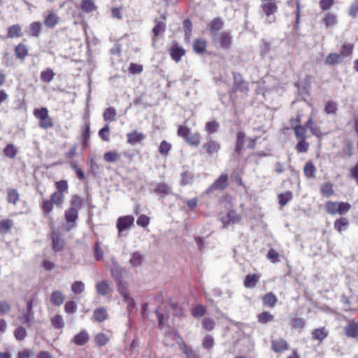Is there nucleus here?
<instances>
[{
  "label": "nucleus",
  "instance_id": "23",
  "mask_svg": "<svg viewBox=\"0 0 358 358\" xmlns=\"http://www.w3.org/2000/svg\"><path fill=\"white\" fill-rule=\"evenodd\" d=\"M262 301L264 306L273 308L278 303V297L275 294L270 292L262 296Z\"/></svg>",
  "mask_w": 358,
  "mask_h": 358
},
{
  "label": "nucleus",
  "instance_id": "1",
  "mask_svg": "<svg viewBox=\"0 0 358 358\" xmlns=\"http://www.w3.org/2000/svg\"><path fill=\"white\" fill-rule=\"evenodd\" d=\"M55 187L56 191L50 194V198L45 197L41 191H38L41 196L39 206L42 215L50 220H52V213L54 206L62 207L64 203L65 194L68 192L69 189L68 181L66 180L56 181L55 182Z\"/></svg>",
  "mask_w": 358,
  "mask_h": 358
},
{
  "label": "nucleus",
  "instance_id": "17",
  "mask_svg": "<svg viewBox=\"0 0 358 358\" xmlns=\"http://www.w3.org/2000/svg\"><path fill=\"white\" fill-rule=\"evenodd\" d=\"M14 53L15 58L23 62L29 55V49L26 44L20 43L15 46Z\"/></svg>",
  "mask_w": 358,
  "mask_h": 358
},
{
  "label": "nucleus",
  "instance_id": "33",
  "mask_svg": "<svg viewBox=\"0 0 358 358\" xmlns=\"http://www.w3.org/2000/svg\"><path fill=\"white\" fill-rule=\"evenodd\" d=\"M14 227L13 220L9 218H4L0 221V234H7L10 232Z\"/></svg>",
  "mask_w": 358,
  "mask_h": 358
},
{
  "label": "nucleus",
  "instance_id": "42",
  "mask_svg": "<svg viewBox=\"0 0 358 358\" xmlns=\"http://www.w3.org/2000/svg\"><path fill=\"white\" fill-rule=\"evenodd\" d=\"M348 224L349 222L348 219L344 217H341L334 221V227L337 231L341 233L348 227Z\"/></svg>",
  "mask_w": 358,
  "mask_h": 358
},
{
  "label": "nucleus",
  "instance_id": "50",
  "mask_svg": "<svg viewBox=\"0 0 358 358\" xmlns=\"http://www.w3.org/2000/svg\"><path fill=\"white\" fill-rule=\"evenodd\" d=\"M42 30V23L40 22H34L29 26V34L31 36L38 38Z\"/></svg>",
  "mask_w": 358,
  "mask_h": 358
},
{
  "label": "nucleus",
  "instance_id": "60",
  "mask_svg": "<svg viewBox=\"0 0 358 358\" xmlns=\"http://www.w3.org/2000/svg\"><path fill=\"white\" fill-rule=\"evenodd\" d=\"M327 336V333L325 331V329L320 328L316 329L312 332V338L314 340L322 341Z\"/></svg>",
  "mask_w": 358,
  "mask_h": 358
},
{
  "label": "nucleus",
  "instance_id": "47",
  "mask_svg": "<svg viewBox=\"0 0 358 358\" xmlns=\"http://www.w3.org/2000/svg\"><path fill=\"white\" fill-rule=\"evenodd\" d=\"M341 62V57L338 53L329 54L324 61V64L329 66H334Z\"/></svg>",
  "mask_w": 358,
  "mask_h": 358
},
{
  "label": "nucleus",
  "instance_id": "34",
  "mask_svg": "<svg viewBox=\"0 0 358 358\" xmlns=\"http://www.w3.org/2000/svg\"><path fill=\"white\" fill-rule=\"evenodd\" d=\"M109 341V336L104 333H99L96 334L94 338V342L99 348L106 345Z\"/></svg>",
  "mask_w": 358,
  "mask_h": 358
},
{
  "label": "nucleus",
  "instance_id": "38",
  "mask_svg": "<svg viewBox=\"0 0 358 358\" xmlns=\"http://www.w3.org/2000/svg\"><path fill=\"white\" fill-rule=\"evenodd\" d=\"M96 289L97 293L101 296H106L111 291L108 282L106 280L97 282L96 285Z\"/></svg>",
  "mask_w": 358,
  "mask_h": 358
},
{
  "label": "nucleus",
  "instance_id": "21",
  "mask_svg": "<svg viewBox=\"0 0 358 358\" xmlns=\"http://www.w3.org/2000/svg\"><path fill=\"white\" fill-rule=\"evenodd\" d=\"M248 90L249 89L247 83L244 82L243 80L235 81L229 91V94L231 96H236L238 92L247 93Z\"/></svg>",
  "mask_w": 358,
  "mask_h": 358
},
{
  "label": "nucleus",
  "instance_id": "57",
  "mask_svg": "<svg viewBox=\"0 0 358 358\" xmlns=\"http://www.w3.org/2000/svg\"><path fill=\"white\" fill-rule=\"evenodd\" d=\"M215 345V341L213 336L210 334H206L202 341V347L207 350L208 351H210Z\"/></svg>",
  "mask_w": 358,
  "mask_h": 358
},
{
  "label": "nucleus",
  "instance_id": "16",
  "mask_svg": "<svg viewBox=\"0 0 358 358\" xmlns=\"http://www.w3.org/2000/svg\"><path fill=\"white\" fill-rule=\"evenodd\" d=\"M90 339L89 333L85 329H82L73 337L71 343L77 346H83L89 342Z\"/></svg>",
  "mask_w": 358,
  "mask_h": 358
},
{
  "label": "nucleus",
  "instance_id": "30",
  "mask_svg": "<svg viewBox=\"0 0 358 358\" xmlns=\"http://www.w3.org/2000/svg\"><path fill=\"white\" fill-rule=\"evenodd\" d=\"M207 41L202 38L195 40L193 43V50L197 54H203L206 51Z\"/></svg>",
  "mask_w": 358,
  "mask_h": 358
},
{
  "label": "nucleus",
  "instance_id": "63",
  "mask_svg": "<svg viewBox=\"0 0 358 358\" xmlns=\"http://www.w3.org/2000/svg\"><path fill=\"white\" fill-rule=\"evenodd\" d=\"M290 325L293 329H303L306 326V321L301 317H293L291 320Z\"/></svg>",
  "mask_w": 358,
  "mask_h": 358
},
{
  "label": "nucleus",
  "instance_id": "26",
  "mask_svg": "<svg viewBox=\"0 0 358 358\" xmlns=\"http://www.w3.org/2000/svg\"><path fill=\"white\" fill-rule=\"evenodd\" d=\"M223 27V22L221 19L215 18L209 24V31L211 38L215 35L218 34V31L221 30Z\"/></svg>",
  "mask_w": 358,
  "mask_h": 358
},
{
  "label": "nucleus",
  "instance_id": "6",
  "mask_svg": "<svg viewBox=\"0 0 358 358\" xmlns=\"http://www.w3.org/2000/svg\"><path fill=\"white\" fill-rule=\"evenodd\" d=\"M229 175L222 173L220 176L208 187L206 193L210 194L215 190H224L229 186Z\"/></svg>",
  "mask_w": 358,
  "mask_h": 358
},
{
  "label": "nucleus",
  "instance_id": "11",
  "mask_svg": "<svg viewBox=\"0 0 358 358\" xmlns=\"http://www.w3.org/2000/svg\"><path fill=\"white\" fill-rule=\"evenodd\" d=\"M241 219V215L235 210H230L227 212L225 216H223L221 218V222L223 224V228H227L230 224H236L240 222Z\"/></svg>",
  "mask_w": 358,
  "mask_h": 358
},
{
  "label": "nucleus",
  "instance_id": "59",
  "mask_svg": "<svg viewBox=\"0 0 358 358\" xmlns=\"http://www.w3.org/2000/svg\"><path fill=\"white\" fill-rule=\"evenodd\" d=\"M309 147L310 144L306 141V139H301L296 143L295 149L299 153H306L308 152Z\"/></svg>",
  "mask_w": 358,
  "mask_h": 358
},
{
  "label": "nucleus",
  "instance_id": "53",
  "mask_svg": "<svg viewBox=\"0 0 358 358\" xmlns=\"http://www.w3.org/2000/svg\"><path fill=\"white\" fill-rule=\"evenodd\" d=\"M155 192L159 194L168 195L171 193V187L165 182L158 183L155 189Z\"/></svg>",
  "mask_w": 358,
  "mask_h": 358
},
{
  "label": "nucleus",
  "instance_id": "55",
  "mask_svg": "<svg viewBox=\"0 0 358 358\" xmlns=\"http://www.w3.org/2000/svg\"><path fill=\"white\" fill-rule=\"evenodd\" d=\"M94 257L96 261H101L103 259L104 252L101 247V242H95L93 247Z\"/></svg>",
  "mask_w": 358,
  "mask_h": 358
},
{
  "label": "nucleus",
  "instance_id": "8",
  "mask_svg": "<svg viewBox=\"0 0 358 358\" xmlns=\"http://www.w3.org/2000/svg\"><path fill=\"white\" fill-rule=\"evenodd\" d=\"M261 8L263 13L269 18L271 15V20H268L269 23L274 22L275 21V13H277L278 7L275 1H262Z\"/></svg>",
  "mask_w": 358,
  "mask_h": 358
},
{
  "label": "nucleus",
  "instance_id": "31",
  "mask_svg": "<svg viewBox=\"0 0 358 358\" xmlns=\"http://www.w3.org/2000/svg\"><path fill=\"white\" fill-rule=\"evenodd\" d=\"M6 199L8 203L15 205L20 200V194L16 189L9 188L6 190Z\"/></svg>",
  "mask_w": 358,
  "mask_h": 358
},
{
  "label": "nucleus",
  "instance_id": "15",
  "mask_svg": "<svg viewBox=\"0 0 358 358\" xmlns=\"http://www.w3.org/2000/svg\"><path fill=\"white\" fill-rule=\"evenodd\" d=\"M344 333L348 338L358 339V322L355 320H349L344 327Z\"/></svg>",
  "mask_w": 358,
  "mask_h": 358
},
{
  "label": "nucleus",
  "instance_id": "24",
  "mask_svg": "<svg viewBox=\"0 0 358 358\" xmlns=\"http://www.w3.org/2000/svg\"><path fill=\"white\" fill-rule=\"evenodd\" d=\"M320 192L326 198L332 196L335 194L334 184L329 181L323 182L320 187Z\"/></svg>",
  "mask_w": 358,
  "mask_h": 358
},
{
  "label": "nucleus",
  "instance_id": "35",
  "mask_svg": "<svg viewBox=\"0 0 358 358\" xmlns=\"http://www.w3.org/2000/svg\"><path fill=\"white\" fill-rule=\"evenodd\" d=\"M201 134L199 132L190 133L185 141L191 146L197 147L201 143Z\"/></svg>",
  "mask_w": 358,
  "mask_h": 358
},
{
  "label": "nucleus",
  "instance_id": "49",
  "mask_svg": "<svg viewBox=\"0 0 358 358\" xmlns=\"http://www.w3.org/2000/svg\"><path fill=\"white\" fill-rule=\"evenodd\" d=\"M17 152V148L13 143L8 144L3 150V155L10 159L15 158Z\"/></svg>",
  "mask_w": 358,
  "mask_h": 358
},
{
  "label": "nucleus",
  "instance_id": "58",
  "mask_svg": "<svg viewBox=\"0 0 358 358\" xmlns=\"http://www.w3.org/2000/svg\"><path fill=\"white\" fill-rule=\"evenodd\" d=\"M143 261V257L139 252H135L131 255V257L129 260L131 265L134 267L141 265Z\"/></svg>",
  "mask_w": 358,
  "mask_h": 358
},
{
  "label": "nucleus",
  "instance_id": "37",
  "mask_svg": "<svg viewBox=\"0 0 358 358\" xmlns=\"http://www.w3.org/2000/svg\"><path fill=\"white\" fill-rule=\"evenodd\" d=\"M108 318V313L106 309L103 307L96 308L93 313V319L98 322H101Z\"/></svg>",
  "mask_w": 358,
  "mask_h": 358
},
{
  "label": "nucleus",
  "instance_id": "7",
  "mask_svg": "<svg viewBox=\"0 0 358 358\" xmlns=\"http://www.w3.org/2000/svg\"><path fill=\"white\" fill-rule=\"evenodd\" d=\"M202 150H203L204 154L208 157H213L214 155L217 156L221 150V144L218 141L210 137L207 138L206 142L203 144Z\"/></svg>",
  "mask_w": 358,
  "mask_h": 358
},
{
  "label": "nucleus",
  "instance_id": "64",
  "mask_svg": "<svg viewBox=\"0 0 358 358\" xmlns=\"http://www.w3.org/2000/svg\"><path fill=\"white\" fill-rule=\"evenodd\" d=\"M206 309L203 305L198 304L192 310V315L194 317H200L206 314Z\"/></svg>",
  "mask_w": 358,
  "mask_h": 358
},
{
  "label": "nucleus",
  "instance_id": "20",
  "mask_svg": "<svg viewBox=\"0 0 358 358\" xmlns=\"http://www.w3.org/2000/svg\"><path fill=\"white\" fill-rule=\"evenodd\" d=\"M261 278L259 273H250L248 274L243 280V285L245 288L252 289L259 282Z\"/></svg>",
  "mask_w": 358,
  "mask_h": 358
},
{
  "label": "nucleus",
  "instance_id": "41",
  "mask_svg": "<svg viewBox=\"0 0 358 358\" xmlns=\"http://www.w3.org/2000/svg\"><path fill=\"white\" fill-rule=\"evenodd\" d=\"M64 301V295L60 291H54L52 292L50 296V301L51 303L56 306H61Z\"/></svg>",
  "mask_w": 358,
  "mask_h": 358
},
{
  "label": "nucleus",
  "instance_id": "44",
  "mask_svg": "<svg viewBox=\"0 0 358 358\" xmlns=\"http://www.w3.org/2000/svg\"><path fill=\"white\" fill-rule=\"evenodd\" d=\"M307 127L306 124L302 126L301 124H296L293 127L295 137L298 140L306 139Z\"/></svg>",
  "mask_w": 358,
  "mask_h": 358
},
{
  "label": "nucleus",
  "instance_id": "22",
  "mask_svg": "<svg viewBox=\"0 0 358 358\" xmlns=\"http://www.w3.org/2000/svg\"><path fill=\"white\" fill-rule=\"evenodd\" d=\"M245 139V134L242 131H238L236 136V143L234 151L238 155H242L244 150V143Z\"/></svg>",
  "mask_w": 358,
  "mask_h": 358
},
{
  "label": "nucleus",
  "instance_id": "2",
  "mask_svg": "<svg viewBox=\"0 0 358 358\" xmlns=\"http://www.w3.org/2000/svg\"><path fill=\"white\" fill-rule=\"evenodd\" d=\"M176 337L180 338V342H178V347L180 350L185 355L186 358H201L199 354L192 348L188 346L185 342L180 338V334L178 332H166L165 334V339L164 341V345L166 346H172L173 343H171L169 341V338L174 339Z\"/></svg>",
  "mask_w": 358,
  "mask_h": 358
},
{
  "label": "nucleus",
  "instance_id": "29",
  "mask_svg": "<svg viewBox=\"0 0 358 358\" xmlns=\"http://www.w3.org/2000/svg\"><path fill=\"white\" fill-rule=\"evenodd\" d=\"M23 33L20 24H16L9 27L7 29V37L10 38H20L22 36Z\"/></svg>",
  "mask_w": 358,
  "mask_h": 358
},
{
  "label": "nucleus",
  "instance_id": "25",
  "mask_svg": "<svg viewBox=\"0 0 358 358\" xmlns=\"http://www.w3.org/2000/svg\"><path fill=\"white\" fill-rule=\"evenodd\" d=\"M306 127H307L311 134L317 137L321 138L322 136V132L321 131V128L319 125H317L313 120L312 117H309L306 122Z\"/></svg>",
  "mask_w": 358,
  "mask_h": 358
},
{
  "label": "nucleus",
  "instance_id": "39",
  "mask_svg": "<svg viewBox=\"0 0 358 358\" xmlns=\"http://www.w3.org/2000/svg\"><path fill=\"white\" fill-rule=\"evenodd\" d=\"M304 176L308 178H313L315 177L316 167L312 162H308L303 166Z\"/></svg>",
  "mask_w": 358,
  "mask_h": 358
},
{
  "label": "nucleus",
  "instance_id": "56",
  "mask_svg": "<svg viewBox=\"0 0 358 358\" xmlns=\"http://www.w3.org/2000/svg\"><path fill=\"white\" fill-rule=\"evenodd\" d=\"M80 8L85 13H91L96 10V6L92 0H83L80 4Z\"/></svg>",
  "mask_w": 358,
  "mask_h": 358
},
{
  "label": "nucleus",
  "instance_id": "46",
  "mask_svg": "<svg viewBox=\"0 0 358 358\" xmlns=\"http://www.w3.org/2000/svg\"><path fill=\"white\" fill-rule=\"evenodd\" d=\"M355 45L353 43H343L341 46L340 54L341 57H350L352 56Z\"/></svg>",
  "mask_w": 358,
  "mask_h": 358
},
{
  "label": "nucleus",
  "instance_id": "12",
  "mask_svg": "<svg viewBox=\"0 0 358 358\" xmlns=\"http://www.w3.org/2000/svg\"><path fill=\"white\" fill-rule=\"evenodd\" d=\"M79 211L68 207L64 211V219L69 229L74 228L78 219Z\"/></svg>",
  "mask_w": 358,
  "mask_h": 358
},
{
  "label": "nucleus",
  "instance_id": "43",
  "mask_svg": "<svg viewBox=\"0 0 358 358\" xmlns=\"http://www.w3.org/2000/svg\"><path fill=\"white\" fill-rule=\"evenodd\" d=\"M338 110L337 103L331 100L324 102V111L327 115H336Z\"/></svg>",
  "mask_w": 358,
  "mask_h": 358
},
{
  "label": "nucleus",
  "instance_id": "28",
  "mask_svg": "<svg viewBox=\"0 0 358 358\" xmlns=\"http://www.w3.org/2000/svg\"><path fill=\"white\" fill-rule=\"evenodd\" d=\"M59 17L55 13H49L44 19V24L48 28L53 29L59 22Z\"/></svg>",
  "mask_w": 358,
  "mask_h": 358
},
{
  "label": "nucleus",
  "instance_id": "4",
  "mask_svg": "<svg viewBox=\"0 0 358 358\" xmlns=\"http://www.w3.org/2000/svg\"><path fill=\"white\" fill-rule=\"evenodd\" d=\"M351 208V205L344 201H328L324 204L325 212L329 215H344Z\"/></svg>",
  "mask_w": 358,
  "mask_h": 358
},
{
  "label": "nucleus",
  "instance_id": "40",
  "mask_svg": "<svg viewBox=\"0 0 358 358\" xmlns=\"http://www.w3.org/2000/svg\"><path fill=\"white\" fill-rule=\"evenodd\" d=\"M55 76V72L50 68H46L41 72L40 78L41 80L45 83H50Z\"/></svg>",
  "mask_w": 358,
  "mask_h": 358
},
{
  "label": "nucleus",
  "instance_id": "10",
  "mask_svg": "<svg viewBox=\"0 0 358 358\" xmlns=\"http://www.w3.org/2000/svg\"><path fill=\"white\" fill-rule=\"evenodd\" d=\"M52 248L55 252H62L65 247V241L61 234L53 230L51 233Z\"/></svg>",
  "mask_w": 358,
  "mask_h": 358
},
{
  "label": "nucleus",
  "instance_id": "62",
  "mask_svg": "<svg viewBox=\"0 0 358 358\" xmlns=\"http://www.w3.org/2000/svg\"><path fill=\"white\" fill-rule=\"evenodd\" d=\"M180 185L186 186L192 182L194 176L189 171H185L180 173Z\"/></svg>",
  "mask_w": 358,
  "mask_h": 358
},
{
  "label": "nucleus",
  "instance_id": "5",
  "mask_svg": "<svg viewBox=\"0 0 358 358\" xmlns=\"http://www.w3.org/2000/svg\"><path fill=\"white\" fill-rule=\"evenodd\" d=\"M213 42L222 49H228L232 43V37L229 31H222L212 37Z\"/></svg>",
  "mask_w": 358,
  "mask_h": 358
},
{
  "label": "nucleus",
  "instance_id": "51",
  "mask_svg": "<svg viewBox=\"0 0 358 358\" xmlns=\"http://www.w3.org/2000/svg\"><path fill=\"white\" fill-rule=\"evenodd\" d=\"M117 112L113 107L107 108L103 114V117L106 122H113L116 120Z\"/></svg>",
  "mask_w": 358,
  "mask_h": 358
},
{
  "label": "nucleus",
  "instance_id": "45",
  "mask_svg": "<svg viewBox=\"0 0 358 358\" xmlns=\"http://www.w3.org/2000/svg\"><path fill=\"white\" fill-rule=\"evenodd\" d=\"M278 203L280 207H284L293 199V193L291 191H287L278 195Z\"/></svg>",
  "mask_w": 358,
  "mask_h": 358
},
{
  "label": "nucleus",
  "instance_id": "61",
  "mask_svg": "<svg viewBox=\"0 0 358 358\" xmlns=\"http://www.w3.org/2000/svg\"><path fill=\"white\" fill-rule=\"evenodd\" d=\"M201 325L206 331H211L215 327V322L210 317H204L201 321Z\"/></svg>",
  "mask_w": 358,
  "mask_h": 358
},
{
  "label": "nucleus",
  "instance_id": "48",
  "mask_svg": "<svg viewBox=\"0 0 358 358\" xmlns=\"http://www.w3.org/2000/svg\"><path fill=\"white\" fill-rule=\"evenodd\" d=\"M90 123L86 122L82 129V143L84 148L87 147L90 139Z\"/></svg>",
  "mask_w": 358,
  "mask_h": 358
},
{
  "label": "nucleus",
  "instance_id": "36",
  "mask_svg": "<svg viewBox=\"0 0 358 358\" xmlns=\"http://www.w3.org/2000/svg\"><path fill=\"white\" fill-rule=\"evenodd\" d=\"M257 318L259 323L265 324L273 322L275 316L268 311H263L257 315Z\"/></svg>",
  "mask_w": 358,
  "mask_h": 358
},
{
  "label": "nucleus",
  "instance_id": "54",
  "mask_svg": "<svg viewBox=\"0 0 358 358\" xmlns=\"http://www.w3.org/2000/svg\"><path fill=\"white\" fill-rule=\"evenodd\" d=\"M120 158V154L116 151H108L103 155L104 160L108 163H114Z\"/></svg>",
  "mask_w": 358,
  "mask_h": 358
},
{
  "label": "nucleus",
  "instance_id": "52",
  "mask_svg": "<svg viewBox=\"0 0 358 358\" xmlns=\"http://www.w3.org/2000/svg\"><path fill=\"white\" fill-rule=\"evenodd\" d=\"M52 326L56 329H62L65 325L62 315H56L50 318Z\"/></svg>",
  "mask_w": 358,
  "mask_h": 358
},
{
  "label": "nucleus",
  "instance_id": "9",
  "mask_svg": "<svg viewBox=\"0 0 358 358\" xmlns=\"http://www.w3.org/2000/svg\"><path fill=\"white\" fill-rule=\"evenodd\" d=\"M134 217L133 215H125L120 217L117 220L116 227L119 236L124 230L129 229L134 224Z\"/></svg>",
  "mask_w": 358,
  "mask_h": 358
},
{
  "label": "nucleus",
  "instance_id": "32",
  "mask_svg": "<svg viewBox=\"0 0 358 358\" xmlns=\"http://www.w3.org/2000/svg\"><path fill=\"white\" fill-rule=\"evenodd\" d=\"M83 203L84 201L79 195L73 194L71 196L69 207L73 208V209H76V210L79 211L83 208Z\"/></svg>",
  "mask_w": 358,
  "mask_h": 358
},
{
  "label": "nucleus",
  "instance_id": "14",
  "mask_svg": "<svg viewBox=\"0 0 358 358\" xmlns=\"http://www.w3.org/2000/svg\"><path fill=\"white\" fill-rule=\"evenodd\" d=\"M271 350L275 353H281L289 348L287 341L283 338L272 340L271 342Z\"/></svg>",
  "mask_w": 358,
  "mask_h": 358
},
{
  "label": "nucleus",
  "instance_id": "19",
  "mask_svg": "<svg viewBox=\"0 0 358 358\" xmlns=\"http://www.w3.org/2000/svg\"><path fill=\"white\" fill-rule=\"evenodd\" d=\"M321 23L324 24L325 29H329L338 24V19L336 15L331 13H325L321 19Z\"/></svg>",
  "mask_w": 358,
  "mask_h": 358
},
{
  "label": "nucleus",
  "instance_id": "18",
  "mask_svg": "<svg viewBox=\"0 0 358 358\" xmlns=\"http://www.w3.org/2000/svg\"><path fill=\"white\" fill-rule=\"evenodd\" d=\"M145 138V135L136 130L127 134V143L131 145L141 143Z\"/></svg>",
  "mask_w": 358,
  "mask_h": 358
},
{
  "label": "nucleus",
  "instance_id": "3",
  "mask_svg": "<svg viewBox=\"0 0 358 358\" xmlns=\"http://www.w3.org/2000/svg\"><path fill=\"white\" fill-rule=\"evenodd\" d=\"M34 117L38 120L39 127L43 129H48L54 126L52 118L49 115V111L47 108L41 107L35 108L33 111Z\"/></svg>",
  "mask_w": 358,
  "mask_h": 358
},
{
  "label": "nucleus",
  "instance_id": "27",
  "mask_svg": "<svg viewBox=\"0 0 358 358\" xmlns=\"http://www.w3.org/2000/svg\"><path fill=\"white\" fill-rule=\"evenodd\" d=\"M163 20H166L164 16H162ZM155 26L152 29V34L154 35L153 41H155V38L163 34L166 30V23L164 21H159L157 20H155Z\"/></svg>",
  "mask_w": 358,
  "mask_h": 358
},
{
  "label": "nucleus",
  "instance_id": "13",
  "mask_svg": "<svg viewBox=\"0 0 358 358\" xmlns=\"http://www.w3.org/2000/svg\"><path fill=\"white\" fill-rule=\"evenodd\" d=\"M169 54L173 60L178 62L180 61L181 57L185 55V50L180 46L176 41H173L169 49Z\"/></svg>",
  "mask_w": 358,
  "mask_h": 358
}]
</instances>
